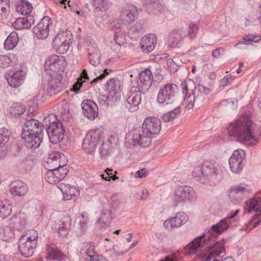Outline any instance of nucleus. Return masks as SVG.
<instances>
[{
	"label": "nucleus",
	"mask_w": 261,
	"mask_h": 261,
	"mask_svg": "<svg viewBox=\"0 0 261 261\" xmlns=\"http://www.w3.org/2000/svg\"><path fill=\"white\" fill-rule=\"evenodd\" d=\"M9 136V132L7 129H0V159L4 158L6 155V151L3 148L8 141Z\"/></svg>",
	"instance_id": "35"
},
{
	"label": "nucleus",
	"mask_w": 261,
	"mask_h": 261,
	"mask_svg": "<svg viewBox=\"0 0 261 261\" xmlns=\"http://www.w3.org/2000/svg\"><path fill=\"white\" fill-rule=\"evenodd\" d=\"M44 166L47 170H52L54 171L55 170H59L60 168H67L65 167V163H63L62 164L58 163V161L56 162L53 161V160H51L50 159H47L45 164Z\"/></svg>",
	"instance_id": "42"
},
{
	"label": "nucleus",
	"mask_w": 261,
	"mask_h": 261,
	"mask_svg": "<svg viewBox=\"0 0 261 261\" xmlns=\"http://www.w3.org/2000/svg\"><path fill=\"white\" fill-rule=\"evenodd\" d=\"M147 175V170L145 168H142L136 172L135 177L136 178H143L146 177Z\"/></svg>",
	"instance_id": "63"
},
{
	"label": "nucleus",
	"mask_w": 261,
	"mask_h": 261,
	"mask_svg": "<svg viewBox=\"0 0 261 261\" xmlns=\"http://www.w3.org/2000/svg\"><path fill=\"white\" fill-rule=\"evenodd\" d=\"M113 30L114 33L113 41L110 44L111 48L116 53H118L122 46L125 43V37L122 32V26L119 23H115L113 25Z\"/></svg>",
	"instance_id": "12"
},
{
	"label": "nucleus",
	"mask_w": 261,
	"mask_h": 261,
	"mask_svg": "<svg viewBox=\"0 0 261 261\" xmlns=\"http://www.w3.org/2000/svg\"><path fill=\"white\" fill-rule=\"evenodd\" d=\"M138 12L136 7L133 5H127L120 14V19L124 25H128L137 18Z\"/></svg>",
	"instance_id": "21"
},
{
	"label": "nucleus",
	"mask_w": 261,
	"mask_h": 261,
	"mask_svg": "<svg viewBox=\"0 0 261 261\" xmlns=\"http://www.w3.org/2000/svg\"><path fill=\"white\" fill-rule=\"evenodd\" d=\"M44 132L43 125L38 120L31 119L25 121L21 134L43 135Z\"/></svg>",
	"instance_id": "14"
},
{
	"label": "nucleus",
	"mask_w": 261,
	"mask_h": 261,
	"mask_svg": "<svg viewBox=\"0 0 261 261\" xmlns=\"http://www.w3.org/2000/svg\"><path fill=\"white\" fill-rule=\"evenodd\" d=\"M180 253L178 251H176L166 256L164 260L160 261H180Z\"/></svg>",
	"instance_id": "56"
},
{
	"label": "nucleus",
	"mask_w": 261,
	"mask_h": 261,
	"mask_svg": "<svg viewBox=\"0 0 261 261\" xmlns=\"http://www.w3.org/2000/svg\"><path fill=\"white\" fill-rule=\"evenodd\" d=\"M229 223L227 219H222L217 224L213 225L211 228L214 232L218 233H222L224 230H227L229 227Z\"/></svg>",
	"instance_id": "39"
},
{
	"label": "nucleus",
	"mask_w": 261,
	"mask_h": 261,
	"mask_svg": "<svg viewBox=\"0 0 261 261\" xmlns=\"http://www.w3.org/2000/svg\"><path fill=\"white\" fill-rule=\"evenodd\" d=\"M87 51L89 56H93L96 59H99L100 55L98 48L93 45H89L87 48Z\"/></svg>",
	"instance_id": "54"
},
{
	"label": "nucleus",
	"mask_w": 261,
	"mask_h": 261,
	"mask_svg": "<svg viewBox=\"0 0 261 261\" xmlns=\"http://www.w3.org/2000/svg\"><path fill=\"white\" fill-rule=\"evenodd\" d=\"M249 193L248 189L241 185L231 187L228 194L229 199L234 203L240 202Z\"/></svg>",
	"instance_id": "16"
},
{
	"label": "nucleus",
	"mask_w": 261,
	"mask_h": 261,
	"mask_svg": "<svg viewBox=\"0 0 261 261\" xmlns=\"http://www.w3.org/2000/svg\"><path fill=\"white\" fill-rule=\"evenodd\" d=\"M261 198L255 196L253 198L250 199L246 202L244 206V211L247 213H250L252 212L259 213L261 214Z\"/></svg>",
	"instance_id": "27"
},
{
	"label": "nucleus",
	"mask_w": 261,
	"mask_h": 261,
	"mask_svg": "<svg viewBox=\"0 0 261 261\" xmlns=\"http://www.w3.org/2000/svg\"><path fill=\"white\" fill-rule=\"evenodd\" d=\"M84 82H85L84 81H80V79H77V81L73 85L72 87L70 89V91H73L75 93H77L79 92Z\"/></svg>",
	"instance_id": "60"
},
{
	"label": "nucleus",
	"mask_w": 261,
	"mask_h": 261,
	"mask_svg": "<svg viewBox=\"0 0 261 261\" xmlns=\"http://www.w3.org/2000/svg\"><path fill=\"white\" fill-rule=\"evenodd\" d=\"M157 42V38L153 34H149L144 36L140 42L141 47L143 52H151L155 48Z\"/></svg>",
	"instance_id": "25"
},
{
	"label": "nucleus",
	"mask_w": 261,
	"mask_h": 261,
	"mask_svg": "<svg viewBox=\"0 0 261 261\" xmlns=\"http://www.w3.org/2000/svg\"><path fill=\"white\" fill-rule=\"evenodd\" d=\"M64 65L65 61L62 57L60 58L57 55H53L46 59L44 69L48 74L52 75L60 70H64Z\"/></svg>",
	"instance_id": "10"
},
{
	"label": "nucleus",
	"mask_w": 261,
	"mask_h": 261,
	"mask_svg": "<svg viewBox=\"0 0 261 261\" xmlns=\"http://www.w3.org/2000/svg\"><path fill=\"white\" fill-rule=\"evenodd\" d=\"M141 101V93L137 87L133 86L130 88L126 95V102L127 105L126 107L129 111L133 112L138 109V106Z\"/></svg>",
	"instance_id": "13"
},
{
	"label": "nucleus",
	"mask_w": 261,
	"mask_h": 261,
	"mask_svg": "<svg viewBox=\"0 0 261 261\" xmlns=\"http://www.w3.org/2000/svg\"><path fill=\"white\" fill-rule=\"evenodd\" d=\"M32 4L24 0L22 1L16 7L17 11L23 15L30 14L32 11Z\"/></svg>",
	"instance_id": "38"
},
{
	"label": "nucleus",
	"mask_w": 261,
	"mask_h": 261,
	"mask_svg": "<svg viewBox=\"0 0 261 261\" xmlns=\"http://www.w3.org/2000/svg\"><path fill=\"white\" fill-rule=\"evenodd\" d=\"M12 212V205L8 202L0 201V217L5 218L9 216Z\"/></svg>",
	"instance_id": "45"
},
{
	"label": "nucleus",
	"mask_w": 261,
	"mask_h": 261,
	"mask_svg": "<svg viewBox=\"0 0 261 261\" xmlns=\"http://www.w3.org/2000/svg\"><path fill=\"white\" fill-rule=\"evenodd\" d=\"M36 242H31L25 239V236H22L19 240L18 250L22 256L25 257H31L34 253L36 246Z\"/></svg>",
	"instance_id": "15"
},
{
	"label": "nucleus",
	"mask_w": 261,
	"mask_h": 261,
	"mask_svg": "<svg viewBox=\"0 0 261 261\" xmlns=\"http://www.w3.org/2000/svg\"><path fill=\"white\" fill-rule=\"evenodd\" d=\"M196 197V195L193 189L187 186L177 187L173 194V202L176 204L193 201Z\"/></svg>",
	"instance_id": "8"
},
{
	"label": "nucleus",
	"mask_w": 261,
	"mask_h": 261,
	"mask_svg": "<svg viewBox=\"0 0 261 261\" xmlns=\"http://www.w3.org/2000/svg\"><path fill=\"white\" fill-rule=\"evenodd\" d=\"M143 23L141 21H138L130 28L129 29V33L135 35L141 32L143 30Z\"/></svg>",
	"instance_id": "55"
},
{
	"label": "nucleus",
	"mask_w": 261,
	"mask_h": 261,
	"mask_svg": "<svg viewBox=\"0 0 261 261\" xmlns=\"http://www.w3.org/2000/svg\"><path fill=\"white\" fill-rule=\"evenodd\" d=\"M62 89V84L58 79H53L48 83V89L54 94L61 91Z\"/></svg>",
	"instance_id": "43"
},
{
	"label": "nucleus",
	"mask_w": 261,
	"mask_h": 261,
	"mask_svg": "<svg viewBox=\"0 0 261 261\" xmlns=\"http://www.w3.org/2000/svg\"><path fill=\"white\" fill-rule=\"evenodd\" d=\"M50 20V19L48 16H45L42 21L34 27L33 32L37 38L40 39L47 38L49 34Z\"/></svg>",
	"instance_id": "19"
},
{
	"label": "nucleus",
	"mask_w": 261,
	"mask_h": 261,
	"mask_svg": "<svg viewBox=\"0 0 261 261\" xmlns=\"http://www.w3.org/2000/svg\"><path fill=\"white\" fill-rule=\"evenodd\" d=\"M195 100H196V96L195 95V93L192 92V94H190L187 97H185L184 102L189 109H191L194 106Z\"/></svg>",
	"instance_id": "49"
},
{
	"label": "nucleus",
	"mask_w": 261,
	"mask_h": 261,
	"mask_svg": "<svg viewBox=\"0 0 261 261\" xmlns=\"http://www.w3.org/2000/svg\"><path fill=\"white\" fill-rule=\"evenodd\" d=\"M21 137L26 147L31 149H35L40 145L43 140V135L21 134Z\"/></svg>",
	"instance_id": "17"
},
{
	"label": "nucleus",
	"mask_w": 261,
	"mask_h": 261,
	"mask_svg": "<svg viewBox=\"0 0 261 261\" xmlns=\"http://www.w3.org/2000/svg\"><path fill=\"white\" fill-rule=\"evenodd\" d=\"M34 20L32 16H29L27 17L18 18L12 23L13 27L16 30H20L22 29H29L34 23Z\"/></svg>",
	"instance_id": "32"
},
{
	"label": "nucleus",
	"mask_w": 261,
	"mask_h": 261,
	"mask_svg": "<svg viewBox=\"0 0 261 261\" xmlns=\"http://www.w3.org/2000/svg\"><path fill=\"white\" fill-rule=\"evenodd\" d=\"M76 221L80 225L82 231H84L87 227L88 218L85 217L83 214H81L76 219Z\"/></svg>",
	"instance_id": "51"
},
{
	"label": "nucleus",
	"mask_w": 261,
	"mask_h": 261,
	"mask_svg": "<svg viewBox=\"0 0 261 261\" xmlns=\"http://www.w3.org/2000/svg\"><path fill=\"white\" fill-rule=\"evenodd\" d=\"M112 211L111 210H106V211H103L102 212L100 219H102L103 220L106 219L107 220H109L112 218Z\"/></svg>",
	"instance_id": "64"
},
{
	"label": "nucleus",
	"mask_w": 261,
	"mask_h": 261,
	"mask_svg": "<svg viewBox=\"0 0 261 261\" xmlns=\"http://www.w3.org/2000/svg\"><path fill=\"white\" fill-rule=\"evenodd\" d=\"M25 75V72L22 69L17 70L8 79V83L12 87H18L23 83Z\"/></svg>",
	"instance_id": "30"
},
{
	"label": "nucleus",
	"mask_w": 261,
	"mask_h": 261,
	"mask_svg": "<svg viewBox=\"0 0 261 261\" xmlns=\"http://www.w3.org/2000/svg\"><path fill=\"white\" fill-rule=\"evenodd\" d=\"M245 156L246 153L244 150L238 149L234 150L229 159L230 169L233 173H239L242 171Z\"/></svg>",
	"instance_id": "11"
},
{
	"label": "nucleus",
	"mask_w": 261,
	"mask_h": 261,
	"mask_svg": "<svg viewBox=\"0 0 261 261\" xmlns=\"http://www.w3.org/2000/svg\"><path fill=\"white\" fill-rule=\"evenodd\" d=\"M71 38L72 34L69 31L59 32L53 41L54 49L59 54H64L68 49L69 44Z\"/></svg>",
	"instance_id": "9"
},
{
	"label": "nucleus",
	"mask_w": 261,
	"mask_h": 261,
	"mask_svg": "<svg viewBox=\"0 0 261 261\" xmlns=\"http://www.w3.org/2000/svg\"><path fill=\"white\" fill-rule=\"evenodd\" d=\"M177 89L175 84L172 83L165 84L159 90L157 102L164 107L174 105Z\"/></svg>",
	"instance_id": "6"
},
{
	"label": "nucleus",
	"mask_w": 261,
	"mask_h": 261,
	"mask_svg": "<svg viewBox=\"0 0 261 261\" xmlns=\"http://www.w3.org/2000/svg\"><path fill=\"white\" fill-rule=\"evenodd\" d=\"M28 191L27 185L21 181H14L11 185L10 192L13 195L22 196L26 194Z\"/></svg>",
	"instance_id": "29"
},
{
	"label": "nucleus",
	"mask_w": 261,
	"mask_h": 261,
	"mask_svg": "<svg viewBox=\"0 0 261 261\" xmlns=\"http://www.w3.org/2000/svg\"><path fill=\"white\" fill-rule=\"evenodd\" d=\"M71 226V219L67 215L61 216L58 228L59 234L63 237H66L69 233Z\"/></svg>",
	"instance_id": "31"
},
{
	"label": "nucleus",
	"mask_w": 261,
	"mask_h": 261,
	"mask_svg": "<svg viewBox=\"0 0 261 261\" xmlns=\"http://www.w3.org/2000/svg\"><path fill=\"white\" fill-rule=\"evenodd\" d=\"M188 220L187 215L183 212H179L176 216L167 220L164 223V226L168 230L178 227L184 224Z\"/></svg>",
	"instance_id": "23"
},
{
	"label": "nucleus",
	"mask_w": 261,
	"mask_h": 261,
	"mask_svg": "<svg viewBox=\"0 0 261 261\" xmlns=\"http://www.w3.org/2000/svg\"><path fill=\"white\" fill-rule=\"evenodd\" d=\"M193 84V81L190 79L186 80L181 83V86L182 87V93L184 95H187L188 94V86Z\"/></svg>",
	"instance_id": "58"
},
{
	"label": "nucleus",
	"mask_w": 261,
	"mask_h": 261,
	"mask_svg": "<svg viewBox=\"0 0 261 261\" xmlns=\"http://www.w3.org/2000/svg\"><path fill=\"white\" fill-rule=\"evenodd\" d=\"M102 143V145L99 148V154L101 158H105L110 153V152L106 147L107 145H105L103 143Z\"/></svg>",
	"instance_id": "62"
},
{
	"label": "nucleus",
	"mask_w": 261,
	"mask_h": 261,
	"mask_svg": "<svg viewBox=\"0 0 261 261\" xmlns=\"http://www.w3.org/2000/svg\"><path fill=\"white\" fill-rule=\"evenodd\" d=\"M180 112L181 107L178 106L173 110L164 114L162 116V118L166 122H171L180 113Z\"/></svg>",
	"instance_id": "41"
},
{
	"label": "nucleus",
	"mask_w": 261,
	"mask_h": 261,
	"mask_svg": "<svg viewBox=\"0 0 261 261\" xmlns=\"http://www.w3.org/2000/svg\"><path fill=\"white\" fill-rule=\"evenodd\" d=\"M81 261H98V256L95 253L91 243L85 242L80 252Z\"/></svg>",
	"instance_id": "20"
},
{
	"label": "nucleus",
	"mask_w": 261,
	"mask_h": 261,
	"mask_svg": "<svg viewBox=\"0 0 261 261\" xmlns=\"http://www.w3.org/2000/svg\"><path fill=\"white\" fill-rule=\"evenodd\" d=\"M48 255L45 257L48 260H57L63 261L67 259L66 255L64 254L59 249L50 247L47 249Z\"/></svg>",
	"instance_id": "34"
},
{
	"label": "nucleus",
	"mask_w": 261,
	"mask_h": 261,
	"mask_svg": "<svg viewBox=\"0 0 261 261\" xmlns=\"http://www.w3.org/2000/svg\"><path fill=\"white\" fill-rule=\"evenodd\" d=\"M225 241L221 240L216 241L214 237H209L202 235L195 238L185 247V250L189 251V253L201 252L205 257L204 261H220L219 257L224 253ZM221 261H234L232 258L227 257Z\"/></svg>",
	"instance_id": "1"
},
{
	"label": "nucleus",
	"mask_w": 261,
	"mask_h": 261,
	"mask_svg": "<svg viewBox=\"0 0 261 261\" xmlns=\"http://www.w3.org/2000/svg\"><path fill=\"white\" fill-rule=\"evenodd\" d=\"M76 221L80 225L82 231H84L87 227L88 218L85 217L83 214H81L76 219Z\"/></svg>",
	"instance_id": "50"
},
{
	"label": "nucleus",
	"mask_w": 261,
	"mask_h": 261,
	"mask_svg": "<svg viewBox=\"0 0 261 261\" xmlns=\"http://www.w3.org/2000/svg\"><path fill=\"white\" fill-rule=\"evenodd\" d=\"M9 8V0H0V15L6 13L7 8Z\"/></svg>",
	"instance_id": "57"
},
{
	"label": "nucleus",
	"mask_w": 261,
	"mask_h": 261,
	"mask_svg": "<svg viewBox=\"0 0 261 261\" xmlns=\"http://www.w3.org/2000/svg\"><path fill=\"white\" fill-rule=\"evenodd\" d=\"M32 162L29 159L22 160L19 164V168L22 170H30L32 168Z\"/></svg>",
	"instance_id": "52"
},
{
	"label": "nucleus",
	"mask_w": 261,
	"mask_h": 261,
	"mask_svg": "<svg viewBox=\"0 0 261 261\" xmlns=\"http://www.w3.org/2000/svg\"><path fill=\"white\" fill-rule=\"evenodd\" d=\"M92 4L96 8L101 9L107 6V0H92Z\"/></svg>",
	"instance_id": "59"
},
{
	"label": "nucleus",
	"mask_w": 261,
	"mask_h": 261,
	"mask_svg": "<svg viewBox=\"0 0 261 261\" xmlns=\"http://www.w3.org/2000/svg\"><path fill=\"white\" fill-rule=\"evenodd\" d=\"M110 206L113 210H116L119 207L120 202L115 197H112L109 201Z\"/></svg>",
	"instance_id": "61"
},
{
	"label": "nucleus",
	"mask_w": 261,
	"mask_h": 261,
	"mask_svg": "<svg viewBox=\"0 0 261 261\" xmlns=\"http://www.w3.org/2000/svg\"><path fill=\"white\" fill-rule=\"evenodd\" d=\"M25 111V108L23 106L15 104L10 109V113L12 116L18 117L22 115Z\"/></svg>",
	"instance_id": "46"
},
{
	"label": "nucleus",
	"mask_w": 261,
	"mask_h": 261,
	"mask_svg": "<svg viewBox=\"0 0 261 261\" xmlns=\"http://www.w3.org/2000/svg\"><path fill=\"white\" fill-rule=\"evenodd\" d=\"M192 175L199 178V180L203 184L214 185L219 181L220 171L217 166L208 161L204 162L201 166L194 168Z\"/></svg>",
	"instance_id": "4"
},
{
	"label": "nucleus",
	"mask_w": 261,
	"mask_h": 261,
	"mask_svg": "<svg viewBox=\"0 0 261 261\" xmlns=\"http://www.w3.org/2000/svg\"><path fill=\"white\" fill-rule=\"evenodd\" d=\"M18 40V34L15 32H11L4 42L5 48L7 50L13 49L17 45Z\"/></svg>",
	"instance_id": "36"
},
{
	"label": "nucleus",
	"mask_w": 261,
	"mask_h": 261,
	"mask_svg": "<svg viewBox=\"0 0 261 261\" xmlns=\"http://www.w3.org/2000/svg\"><path fill=\"white\" fill-rule=\"evenodd\" d=\"M84 115L90 120H94L98 115V107L91 99H86L81 104Z\"/></svg>",
	"instance_id": "18"
},
{
	"label": "nucleus",
	"mask_w": 261,
	"mask_h": 261,
	"mask_svg": "<svg viewBox=\"0 0 261 261\" xmlns=\"http://www.w3.org/2000/svg\"><path fill=\"white\" fill-rule=\"evenodd\" d=\"M199 26L196 23H191L188 27L184 25V33L185 37L193 38L195 37Z\"/></svg>",
	"instance_id": "40"
},
{
	"label": "nucleus",
	"mask_w": 261,
	"mask_h": 261,
	"mask_svg": "<svg viewBox=\"0 0 261 261\" xmlns=\"http://www.w3.org/2000/svg\"><path fill=\"white\" fill-rule=\"evenodd\" d=\"M161 121L153 116L145 118L141 129H135L126 135V143L133 146L137 144L142 147H148L151 144V139L160 132Z\"/></svg>",
	"instance_id": "2"
},
{
	"label": "nucleus",
	"mask_w": 261,
	"mask_h": 261,
	"mask_svg": "<svg viewBox=\"0 0 261 261\" xmlns=\"http://www.w3.org/2000/svg\"><path fill=\"white\" fill-rule=\"evenodd\" d=\"M12 61L10 57L6 55L0 56V68H5L11 65Z\"/></svg>",
	"instance_id": "48"
},
{
	"label": "nucleus",
	"mask_w": 261,
	"mask_h": 261,
	"mask_svg": "<svg viewBox=\"0 0 261 261\" xmlns=\"http://www.w3.org/2000/svg\"><path fill=\"white\" fill-rule=\"evenodd\" d=\"M51 117L54 118L55 116L54 115H48L44 119V123L47 121L49 122V125L45 129V132L47 133L50 141L53 143H57L63 139L64 130L63 128L62 122L58 120L56 122L53 120L50 122Z\"/></svg>",
	"instance_id": "7"
},
{
	"label": "nucleus",
	"mask_w": 261,
	"mask_h": 261,
	"mask_svg": "<svg viewBox=\"0 0 261 261\" xmlns=\"http://www.w3.org/2000/svg\"><path fill=\"white\" fill-rule=\"evenodd\" d=\"M198 93L196 95V101L199 102H203L204 100L203 95H207L210 92V89L202 84H199L197 87Z\"/></svg>",
	"instance_id": "44"
},
{
	"label": "nucleus",
	"mask_w": 261,
	"mask_h": 261,
	"mask_svg": "<svg viewBox=\"0 0 261 261\" xmlns=\"http://www.w3.org/2000/svg\"><path fill=\"white\" fill-rule=\"evenodd\" d=\"M14 238V232L12 227L6 226L0 228V240L8 242Z\"/></svg>",
	"instance_id": "37"
},
{
	"label": "nucleus",
	"mask_w": 261,
	"mask_h": 261,
	"mask_svg": "<svg viewBox=\"0 0 261 261\" xmlns=\"http://www.w3.org/2000/svg\"><path fill=\"white\" fill-rule=\"evenodd\" d=\"M103 132L100 129L88 132L82 143V148L87 154H92L98 144L103 143Z\"/></svg>",
	"instance_id": "5"
},
{
	"label": "nucleus",
	"mask_w": 261,
	"mask_h": 261,
	"mask_svg": "<svg viewBox=\"0 0 261 261\" xmlns=\"http://www.w3.org/2000/svg\"><path fill=\"white\" fill-rule=\"evenodd\" d=\"M139 86L144 90H147L151 86V72L148 69L142 71L139 74Z\"/></svg>",
	"instance_id": "28"
},
{
	"label": "nucleus",
	"mask_w": 261,
	"mask_h": 261,
	"mask_svg": "<svg viewBox=\"0 0 261 261\" xmlns=\"http://www.w3.org/2000/svg\"><path fill=\"white\" fill-rule=\"evenodd\" d=\"M47 159L53 160V161H58L61 163L62 159H65V156L63 153L57 151H52L48 153Z\"/></svg>",
	"instance_id": "47"
},
{
	"label": "nucleus",
	"mask_w": 261,
	"mask_h": 261,
	"mask_svg": "<svg viewBox=\"0 0 261 261\" xmlns=\"http://www.w3.org/2000/svg\"><path fill=\"white\" fill-rule=\"evenodd\" d=\"M106 86L110 96H114L120 92V83L119 80L111 79L107 81Z\"/></svg>",
	"instance_id": "33"
},
{
	"label": "nucleus",
	"mask_w": 261,
	"mask_h": 261,
	"mask_svg": "<svg viewBox=\"0 0 261 261\" xmlns=\"http://www.w3.org/2000/svg\"><path fill=\"white\" fill-rule=\"evenodd\" d=\"M68 172V170L67 168H63L54 171L47 170L45 174L44 178L49 184H56L64 178Z\"/></svg>",
	"instance_id": "22"
},
{
	"label": "nucleus",
	"mask_w": 261,
	"mask_h": 261,
	"mask_svg": "<svg viewBox=\"0 0 261 261\" xmlns=\"http://www.w3.org/2000/svg\"><path fill=\"white\" fill-rule=\"evenodd\" d=\"M58 188L62 192L64 200L72 199L80 194V191L76 187L71 186L70 185L61 183L59 185Z\"/></svg>",
	"instance_id": "26"
},
{
	"label": "nucleus",
	"mask_w": 261,
	"mask_h": 261,
	"mask_svg": "<svg viewBox=\"0 0 261 261\" xmlns=\"http://www.w3.org/2000/svg\"><path fill=\"white\" fill-rule=\"evenodd\" d=\"M253 127L250 113H245L230 124L227 132L230 136H234L238 141L246 145L253 146L259 142V139L252 132Z\"/></svg>",
	"instance_id": "3"
},
{
	"label": "nucleus",
	"mask_w": 261,
	"mask_h": 261,
	"mask_svg": "<svg viewBox=\"0 0 261 261\" xmlns=\"http://www.w3.org/2000/svg\"><path fill=\"white\" fill-rule=\"evenodd\" d=\"M184 38V25H181L173 29L170 33L168 43L172 47H175L176 45Z\"/></svg>",
	"instance_id": "24"
},
{
	"label": "nucleus",
	"mask_w": 261,
	"mask_h": 261,
	"mask_svg": "<svg viewBox=\"0 0 261 261\" xmlns=\"http://www.w3.org/2000/svg\"><path fill=\"white\" fill-rule=\"evenodd\" d=\"M24 236L28 241L31 242H36L38 239V233L35 230H31L28 231Z\"/></svg>",
	"instance_id": "53"
}]
</instances>
